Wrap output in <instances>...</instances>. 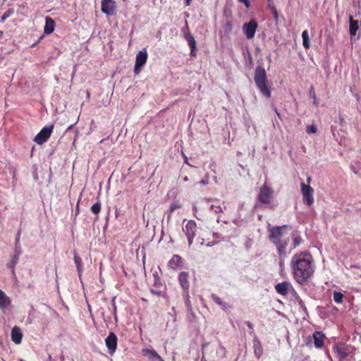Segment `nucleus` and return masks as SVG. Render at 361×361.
I'll return each instance as SVG.
<instances>
[{
  "mask_svg": "<svg viewBox=\"0 0 361 361\" xmlns=\"http://www.w3.org/2000/svg\"><path fill=\"white\" fill-rule=\"evenodd\" d=\"M274 190L264 183L259 188L258 200L263 204H270L274 199Z\"/></svg>",
  "mask_w": 361,
  "mask_h": 361,
  "instance_id": "obj_4",
  "label": "nucleus"
},
{
  "mask_svg": "<svg viewBox=\"0 0 361 361\" xmlns=\"http://www.w3.org/2000/svg\"><path fill=\"white\" fill-rule=\"evenodd\" d=\"M105 343L108 348L109 353L113 355L117 347V337L114 333H110L105 339Z\"/></svg>",
  "mask_w": 361,
  "mask_h": 361,
  "instance_id": "obj_11",
  "label": "nucleus"
},
{
  "mask_svg": "<svg viewBox=\"0 0 361 361\" xmlns=\"http://www.w3.org/2000/svg\"><path fill=\"white\" fill-rule=\"evenodd\" d=\"M20 232L19 231L18 235H17L16 239V250H18V249L20 248Z\"/></svg>",
  "mask_w": 361,
  "mask_h": 361,
  "instance_id": "obj_33",
  "label": "nucleus"
},
{
  "mask_svg": "<svg viewBox=\"0 0 361 361\" xmlns=\"http://www.w3.org/2000/svg\"><path fill=\"white\" fill-rule=\"evenodd\" d=\"M8 16V14L7 13H5L4 16L1 17L2 20L6 19Z\"/></svg>",
  "mask_w": 361,
  "mask_h": 361,
  "instance_id": "obj_39",
  "label": "nucleus"
},
{
  "mask_svg": "<svg viewBox=\"0 0 361 361\" xmlns=\"http://www.w3.org/2000/svg\"><path fill=\"white\" fill-rule=\"evenodd\" d=\"M152 293H153V294H155V293H161V292H160V291H159V292H155V291H154V290H152Z\"/></svg>",
  "mask_w": 361,
  "mask_h": 361,
  "instance_id": "obj_47",
  "label": "nucleus"
},
{
  "mask_svg": "<svg viewBox=\"0 0 361 361\" xmlns=\"http://www.w3.org/2000/svg\"><path fill=\"white\" fill-rule=\"evenodd\" d=\"M188 180V177H187V176H185V177L184 178V180L187 181Z\"/></svg>",
  "mask_w": 361,
  "mask_h": 361,
  "instance_id": "obj_48",
  "label": "nucleus"
},
{
  "mask_svg": "<svg viewBox=\"0 0 361 361\" xmlns=\"http://www.w3.org/2000/svg\"><path fill=\"white\" fill-rule=\"evenodd\" d=\"M185 163L189 164L188 162V158L186 157H185Z\"/></svg>",
  "mask_w": 361,
  "mask_h": 361,
  "instance_id": "obj_45",
  "label": "nucleus"
},
{
  "mask_svg": "<svg viewBox=\"0 0 361 361\" xmlns=\"http://www.w3.org/2000/svg\"><path fill=\"white\" fill-rule=\"evenodd\" d=\"M212 298L215 301V302L217 303L219 306H221L223 309H226L228 307V305H227L226 302H222L219 297L212 295Z\"/></svg>",
  "mask_w": 361,
  "mask_h": 361,
  "instance_id": "obj_27",
  "label": "nucleus"
},
{
  "mask_svg": "<svg viewBox=\"0 0 361 361\" xmlns=\"http://www.w3.org/2000/svg\"><path fill=\"white\" fill-rule=\"evenodd\" d=\"M147 57L148 55L145 49L140 51L137 53L136 55L135 64L134 68V71L136 74L140 73L141 67L146 63Z\"/></svg>",
  "mask_w": 361,
  "mask_h": 361,
  "instance_id": "obj_9",
  "label": "nucleus"
},
{
  "mask_svg": "<svg viewBox=\"0 0 361 361\" xmlns=\"http://www.w3.org/2000/svg\"><path fill=\"white\" fill-rule=\"evenodd\" d=\"M212 209L214 210L215 213H220L222 212V208L220 205H212L211 207Z\"/></svg>",
  "mask_w": 361,
  "mask_h": 361,
  "instance_id": "obj_32",
  "label": "nucleus"
},
{
  "mask_svg": "<svg viewBox=\"0 0 361 361\" xmlns=\"http://www.w3.org/2000/svg\"><path fill=\"white\" fill-rule=\"evenodd\" d=\"M302 44L305 49H309L310 47L309 35L307 30H304L302 33Z\"/></svg>",
  "mask_w": 361,
  "mask_h": 361,
  "instance_id": "obj_22",
  "label": "nucleus"
},
{
  "mask_svg": "<svg viewBox=\"0 0 361 361\" xmlns=\"http://www.w3.org/2000/svg\"><path fill=\"white\" fill-rule=\"evenodd\" d=\"M333 293L337 294V293H340L337 292L336 290H334V292Z\"/></svg>",
  "mask_w": 361,
  "mask_h": 361,
  "instance_id": "obj_49",
  "label": "nucleus"
},
{
  "mask_svg": "<svg viewBox=\"0 0 361 361\" xmlns=\"http://www.w3.org/2000/svg\"><path fill=\"white\" fill-rule=\"evenodd\" d=\"M311 180H312V178H311V177H310V176H309V177H307V183H310Z\"/></svg>",
  "mask_w": 361,
  "mask_h": 361,
  "instance_id": "obj_43",
  "label": "nucleus"
},
{
  "mask_svg": "<svg viewBox=\"0 0 361 361\" xmlns=\"http://www.w3.org/2000/svg\"><path fill=\"white\" fill-rule=\"evenodd\" d=\"M291 266L294 278L300 284L310 279L314 271L312 256L307 252L295 254L291 259Z\"/></svg>",
  "mask_w": 361,
  "mask_h": 361,
  "instance_id": "obj_1",
  "label": "nucleus"
},
{
  "mask_svg": "<svg viewBox=\"0 0 361 361\" xmlns=\"http://www.w3.org/2000/svg\"><path fill=\"white\" fill-rule=\"evenodd\" d=\"M313 99H314V102H313V103H314V104L315 106H317V105H318V102H317V101L316 97H313Z\"/></svg>",
  "mask_w": 361,
  "mask_h": 361,
  "instance_id": "obj_41",
  "label": "nucleus"
},
{
  "mask_svg": "<svg viewBox=\"0 0 361 361\" xmlns=\"http://www.w3.org/2000/svg\"><path fill=\"white\" fill-rule=\"evenodd\" d=\"M343 295H334V301L338 304L341 303L343 301Z\"/></svg>",
  "mask_w": 361,
  "mask_h": 361,
  "instance_id": "obj_31",
  "label": "nucleus"
},
{
  "mask_svg": "<svg viewBox=\"0 0 361 361\" xmlns=\"http://www.w3.org/2000/svg\"><path fill=\"white\" fill-rule=\"evenodd\" d=\"M285 228H287V225L274 226L269 229V240L276 247L280 258L286 255V247L289 241L288 238H282V229Z\"/></svg>",
  "mask_w": 361,
  "mask_h": 361,
  "instance_id": "obj_2",
  "label": "nucleus"
},
{
  "mask_svg": "<svg viewBox=\"0 0 361 361\" xmlns=\"http://www.w3.org/2000/svg\"><path fill=\"white\" fill-rule=\"evenodd\" d=\"M183 258L178 255H174L168 262L169 269L176 270L183 267Z\"/></svg>",
  "mask_w": 361,
  "mask_h": 361,
  "instance_id": "obj_13",
  "label": "nucleus"
},
{
  "mask_svg": "<svg viewBox=\"0 0 361 361\" xmlns=\"http://www.w3.org/2000/svg\"><path fill=\"white\" fill-rule=\"evenodd\" d=\"M144 356L148 357L150 361H164V360L158 355V353L154 350L143 349L142 350Z\"/></svg>",
  "mask_w": 361,
  "mask_h": 361,
  "instance_id": "obj_17",
  "label": "nucleus"
},
{
  "mask_svg": "<svg viewBox=\"0 0 361 361\" xmlns=\"http://www.w3.org/2000/svg\"><path fill=\"white\" fill-rule=\"evenodd\" d=\"M272 12L274 13V18L277 19L278 18V13H277L276 8L275 7L273 8Z\"/></svg>",
  "mask_w": 361,
  "mask_h": 361,
  "instance_id": "obj_36",
  "label": "nucleus"
},
{
  "mask_svg": "<svg viewBox=\"0 0 361 361\" xmlns=\"http://www.w3.org/2000/svg\"><path fill=\"white\" fill-rule=\"evenodd\" d=\"M302 241V238L299 235L294 237L293 238V248L298 247Z\"/></svg>",
  "mask_w": 361,
  "mask_h": 361,
  "instance_id": "obj_29",
  "label": "nucleus"
},
{
  "mask_svg": "<svg viewBox=\"0 0 361 361\" xmlns=\"http://www.w3.org/2000/svg\"><path fill=\"white\" fill-rule=\"evenodd\" d=\"M0 293H4V292L0 290Z\"/></svg>",
  "mask_w": 361,
  "mask_h": 361,
  "instance_id": "obj_50",
  "label": "nucleus"
},
{
  "mask_svg": "<svg viewBox=\"0 0 361 361\" xmlns=\"http://www.w3.org/2000/svg\"><path fill=\"white\" fill-rule=\"evenodd\" d=\"M10 305V300L6 295H0V307L5 308Z\"/></svg>",
  "mask_w": 361,
  "mask_h": 361,
  "instance_id": "obj_23",
  "label": "nucleus"
},
{
  "mask_svg": "<svg viewBox=\"0 0 361 361\" xmlns=\"http://www.w3.org/2000/svg\"><path fill=\"white\" fill-rule=\"evenodd\" d=\"M310 93L312 95V98L316 97L314 91V88L312 87L310 89Z\"/></svg>",
  "mask_w": 361,
  "mask_h": 361,
  "instance_id": "obj_37",
  "label": "nucleus"
},
{
  "mask_svg": "<svg viewBox=\"0 0 361 361\" xmlns=\"http://www.w3.org/2000/svg\"><path fill=\"white\" fill-rule=\"evenodd\" d=\"M275 111H276V114H277L278 117H279V118H281L280 114L277 111V109H275Z\"/></svg>",
  "mask_w": 361,
  "mask_h": 361,
  "instance_id": "obj_44",
  "label": "nucleus"
},
{
  "mask_svg": "<svg viewBox=\"0 0 361 361\" xmlns=\"http://www.w3.org/2000/svg\"><path fill=\"white\" fill-rule=\"evenodd\" d=\"M101 7L102 11L108 16H113L115 13L116 5L113 0H102Z\"/></svg>",
  "mask_w": 361,
  "mask_h": 361,
  "instance_id": "obj_10",
  "label": "nucleus"
},
{
  "mask_svg": "<svg viewBox=\"0 0 361 361\" xmlns=\"http://www.w3.org/2000/svg\"><path fill=\"white\" fill-rule=\"evenodd\" d=\"M314 346L317 348H320L323 345L324 335L320 331H316L313 336Z\"/></svg>",
  "mask_w": 361,
  "mask_h": 361,
  "instance_id": "obj_20",
  "label": "nucleus"
},
{
  "mask_svg": "<svg viewBox=\"0 0 361 361\" xmlns=\"http://www.w3.org/2000/svg\"><path fill=\"white\" fill-rule=\"evenodd\" d=\"M350 27L349 31L351 36H354L356 35V32L359 28L358 21L353 20L352 16H350Z\"/></svg>",
  "mask_w": 361,
  "mask_h": 361,
  "instance_id": "obj_21",
  "label": "nucleus"
},
{
  "mask_svg": "<svg viewBox=\"0 0 361 361\" xmlns=\"http://www.w3.org/2000/svg\"><path fill=\"white\" fill-rule=\"evenodd\" d=\"M55 22L54 20L47 16L45 18V25L44 27V32L47 35L51 34L54 30Z\"/></svg>",
  "mask_w": 361,
  "mask_h": 361,
  "instance_id": "obj_19",
  "label": "nucleus"
},
{
  "mask_svg": "<svg viewBox=\"0 0 361 361\" xmlns=\"http://www.w3.org/2000/svg\"><path fill=\"white\" fill-rule=\"evenodd\" d=\"M183 231L187 236L189 245H191L193 242V238L196 235V222L194 220H189L187 222Z\"/></svg>",
  "mask_w": 361,
  "mask_h": 361,
  "instance_id": "obj_8",
  "label": "nucleus"
},
{
  "mask_svg": "<svg viewBox=\"0 0 361 361\" xmlns=\"http://www.w3.org/2000/svg\"><path fill=\"white\" fill-rule=\"evenodd\" d=\"M247 324L250 329H252L253 326L250 322H247Z\"/></svg>",
  "mask_w": 361,
  "mask_h": 361,
  "instance_id": "obj_40",
  "label": "nucleus"
},
{
  "mask_svg": "<svg viewBox=\"0 0 361 361\" xmlns=\"http://www.w3.org/2000/svg\"><path fill=\"white\" fill-rule=\"evenodd\" d=\"M54 129V125L44 127L35 136L34 141L38 145H42L49 138Z\"/></svg>",
  "mask_w": 361,
  "mask_h": 361,
  "instance_id": "obj_6",
  "label": "nucleus"
},
{
  "mask_svg": "<svg viewBox=\"0 0 361 361\" xmlns=\"http://www.w3.org/2000/svg\"><path fill=\"white\" fill-rule=\"evenodd\" d=\"M91 212L94 214H98L101 211V202L99 201L94 203L91 207Z\"/></svg>",
  "mask_w": 361,
  "mask_h": 361,
  "instance_id": "obj_24",
  "label": "nucleus"
},
{
  "mask_svg": "<svg viewBox=\"0 0 361 361\" xmlns=\"http://www.w3.org/2000/svg\"><path fill=\"white\" fill-rule=\"evenodd\" d=\"M317 126L314 125H312L311 126H308L307 128L306 132L308 134H310V133H315L317 132Z\"/></svg>",
  "mask_w": 361,
  "mask_h": 361,
  "instance_id": "obj_30",
  "label": "nucleus"
},
{
  "mask_svg": "<svg viewBox=\"0 0 361 361\" xmlns=\"http://www.w3.org/2000/svg\"><path fill=\"white\" fill-rule=\"evenodd\" d=\"M257 27V22L255 19H251L243 25V31L247 39L254 38Z\"/></svg>",
  "mask_w": 361,
  "mask_h": 361,
  "instance_id": "obj_7",
  "label": "nucleus"
},
{
  "mask_svg": "<svg viewBox=\"0 0 361 361\" xmlns=\"http://www.w3.org/2000/svg\"><path fill=\"white\" fill-rule=\"evenodd\" d=\"M300 188L302 194L303 203L308 206L312 205L314 203V190L309 185L305 184V183H300Z\"/></svg>",
  "mask_w": 361,
  "mask_h": 361,
  "instance_id": "obj_5",
  "label": "nucleus"
},
{
  "mask_svg": "<svg viewBox=\"0 0 361 361\" xmlns=\"http://www.w3.org/2000/svg\"><path fill=\"white\" fill-rule=\"evenodd\" d=\"M185 5L189 6L190 4L191 0H185Z\"/></svg>",
  "mask_w": 361,
  "mask_h": 361,
  "instance_id": "obj_42",
  "label": "nucleus"
},
{
  "mask_svg": "<svg viewBox=\"0 0 361 361\" xmlns=\"http://www.w3.org/2000/svg\"><path fill=\"white\" fill-rule=\"evenodd\" d=\"M48 360H49V361H51V355H49V356H48Z\"/></svg>",
  "mask_w": 361,
  "mask_h": 361,
  "instance_id": "obj_46",
  "label": "nucleus"
},
{
  "mask_svg": "<svg viewBox=\"0 0 361 361\" xmlns=\"http://www.w3.org/2000/svg\"><path fill=\"white\" fill-rule=\"evenodd\" d=\"M255 82L260 92L266 97H271V88L268 85V79L265 69L261 66H257L255 69Z\"/></svg>",
  "mask_w": 361,
  "mask_h": 361,
  "instance_id": "obj_3",
  "label": "nucleus"
},
{
  "mask_svg": "<svg viewBox=\"0 0 361 361\" xmlns=\"http://www.w3.org/2000/svg\"><path fill=\"white\" fill-rule=\"evenodd\" d=\"M20 252V249L16 250V254L14 255L10 267H13L18 262Z\"/></svg>",
  "mask_w": 361,
  "mask_h": 361,
  "instance_id": "obj_28",
  "label": "nucleus"
},
{
  "mask_svg": "<svg viewBox=\"0 0 361 361\" xmlns=\"http://www.w3.org/2000/svg\"><path fill=\"white\" fill-rule=\"evenodd\" d=\"M225 27H226V31H229L230 32L231 30V29H232V24H231V22H227L226 23Z\"/></svg>",
  "mask_w": 361,
  "mask_h": 361,
  "instance_id": "obj_34",
  "label": "nucleus"
},
{
  "mask_svg": "<svg viewBox=\"0 0 361 361\" xmlns=\"http://www.w3.org/2000/svg\"><path fill=\"white\" fill-rule=\"evenodd\" d=\"M20 361H23V360L21 359Z\"/></svg>",
  "mask_w": 361,
  "mask_h": 361,
  "instance_id": "obj_51",
  "label": "nucleus"
},
{
  "mask_svg": "<svg viewBox=\"0 0 361 361\" xmlns=\"http://www.w3.org/2000/svg\"><path fill=\"white\" fill-rule=\"evenodd\" d=\"M240 2L243 3L247 8L250 6V1L249 0H238Z\"/></svg>",
  "mask_w": 361,
  "mask_h": 361,
  "instance_id": "obj_35",
  "label": "nucleus"
},
{
  "mask_svg": "<svg viewBox=\"0 0 361 361\" xmlns=\"http://www.w3.org/2000/svg\"><path fill=\"white\" fill-rule=\"evenodd\" d=\"M275 288L278 293H295L291 283L288 281L278 283Z\"/></svg>",
  "mask_w": 361,
  "mask_h": 361,
  "instance_id": "obj_12",
  "label": "nucleus"
},
{
  "mask_svg": "<svg viewBox=\"0 0 361 361\" xmlns=\"http://www.w3.org/2000/svg\"><path fill=\"white\" fill-rule=\"evenodd\" d=\"M334 348L337 356L340 358V360H344L348 356L350 353L348 348L345 344H337Z\"/></svg>",
  "mask_w": 361,
  "mask_h": 361,
  "instance_id": "obj_14",
  "label": "nucleus"
},
{
  "mask_svg": "<svg viewBox=\"0 0 361 361\" xmlns=\"http://www.w3.org/2000/svg\"><path fill=\"white\" fill-rule=\"evenodd\" d=\"M23 334L20 329L15 326L11 330V340L15 344H20L22 341Z\"/></svg>",
  "mask_w": 361,
  "mask_h": 361,
  "instance_id": "obj_16",
  "label": "nucleus"
},
{
  "mask_svg": "<svg viewBox=\"0 0 361 361\" xmlns=\"http://www.w3.org/2000/svg\"><path fill=\"white\" fill-rule=\"evenodd\" d=\"M74 262L77 267L78 271L80 273L82 270V259L76 254L74 256Z\"/></svg>",
  "mask_w": 361,
  "mask_h": 361,
  "instance_id": "obj_26",
  "label": "nucleus"
},
{
  "mask_svg": "<svg viewBox=\"0 0 361 361\" xmlns=\"http://www.w3.org/2000/svg\"><path fill=\"white\" fill-rule=\"evenodd\" d=\"M200 184L201 185H207L208 184V180H202L199 182Z\"/></svg>",
  "mask_w": 361,
  "mask_h": 361,
  "instance_id": "obj_38",
  "label": "nucleus"
},
{
  "mask_svg": "<svg viewBox=\"0 0 361 361\" xmlns=\"http://www.w3.org/2000/svg\"><path fill=\"white\" fill-rule=\"evenodd\" d=\"M185 39L188 42V44L190 48V55L192 56H196L197 55V49H196V42L195 38L190 35L187 34L185 35Z\"/></svg>",
  "mask_w": 361,
  "mask_h": 361,
  "instance_id": "obj_18",
  "label": "nucleus"
},
{
  "mask_svg": "<svg viewBox=\"0 0 361 361\" xmlns=\"http://www.w3.org/2000/svg\"><path fill=\"white\" fill-rule=\"evenodd\" d=\"M178 280L183 290L188 292L190 287L189 274L188 272L182 271L178 276Z\"/></svg>",
  "mask_w": 361,
  "mask_h": 361,
  "instance_id": "obj_15",
  "label": "nucleus"
},
{
  "mask_svg": "<svg viewBox=\"0 0 361 361\" xmlns=\"http://www.w3.org/2000/svg\"><path fill=\"white\" fill-rule=\"evenodd\" d=\"M181 207V204L178 202H173L170 205L169 208V214L168 215V219L171 218V214L173 212H174L176 209H179Z\"/></svg>",
  "mask_w": 361,
  "mask_h": 361,
  "instance_id": "obj_25",
  "label": "nucleus"
}]
</instances>
